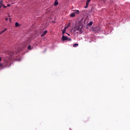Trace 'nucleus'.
<instances>
[{
    "instance_id": "28",
    "label": "nucleus",
    "mask_w": 130,
    "mask_h": 130,
    "mask_svg": "<svg viewBox=\"0 0 130 130\" xmlns=\"http://www.w3.org/2000/svg\"><path fill=\"white\" fill-rule=\"evenodd\" d=\"M2 7H0V9Z\"/></svg>"
},
{
    "instance_id": "4",
    "label": "nucleus",
    "mask_w": 130,
    "mask_h": 130,
    "mask_svg": "<svg viewBox=\"0 0 130 130\" xmlns=\"http://www.w3.org/2000/svg\"><path fill=\"white\" fill-rule=\"evenodd\" d=\"M91 0H87L86 3V6L85 7V9H87L88 7H89V3L90 2H91Z\"/></svg>"
},
{
    "instance_id": "25",
    "label": "nucleus",
    "mask_w": 130,
    "mask_h": 130,
    "mask_svg": "<svg viewBox=\"0 0 130 130\" xmlns=\"http://www.w3.org/2000/svg\"><path fill=\"white\" fill-rule=\"evenodd\" d=\"M55 2H58V0H55Z\"/></svg>"
},
{
    "instance_id": "16",
    "label": "nucleus",
    "mask_w": 130,
    "mask_h": 130,
    "mask_svg": "<svg viewBox=\"0 0 130 130\" xmlns=\"http://www.w3.org/2000/svg\"><path fill=\"white\" fill-rule=\"evenodd\" d=\"M93 25V22L91 21L88 23V26H92Z\"/></svg>"
},
{
    "instance_id": "17",
    "label": "nucleus",
    "mask_w": 130,
    "mask_h": 130,
    "mask_svg": "<svg viewBox=\"0 0 130 130\" xmlns=\"http://www.w3.org/2000/svg\"><path fill=\"white\" fill-rule=\"evenodd\" d=\"M4 4V1L3 0H1L0 1V4Z\"/></svg>"
},
{
    "instance_id": "9",
    "label": "nucleus",
    "mask_w": 130,
    "mask_h": 130,
    "mask_svg": "<svg viewBox=\"0 0 130 130\" xmlns=\"http://www.w3.org/2000/svg\"><path fill=\"white\" fill-rule=\"evenodd\" d=\"M75 16H76V15L73 13L70 15V17H71V18H74V17H75Z\"/></svg>"
},
{
    "instance_id": "13",
    "label": "nucleus",
    "mask_w": 130,
    "mask_h": 130,
    "mask_svg": "<svg viewBox=\"0 0 130 130\" xmlns=\"http://www.w3.org/2000/svg\"><path fill=\"white\" fill-rule=\"evenodd\" d=\"M19 26H20V24H19V23L16 22L15 23V27H19Z\"/></svg>"
},
{
    "instance_id": "5",
    "label": "nucleus",
    "mask_w": 130,
    "mask_h": 130,
    "mask_svg": "<svg viewBox=\"0 0 130 130\" xmlns=\"http://www.w3.org/2000/svg\"><path fill=\"white\" fill-rule=\"evenodd\" d=\"M94 31H95V32H99V31H100V27L99 26H97L94 28Z\"/></svg>"
},
{
    "instance_id": "20",
    "label": "nucleus",
    "mask_w": 130,
    "mask_h": 130,
    "mask_svg": "<svg viewBox=\"0 0 130 130\" xmlns=\"http://www.w3.org/2000/svg\"><path fill=\"white\" fill-rule=\"evenodd\" d=\"M7 7H11V5L8 4Z\"/></svg>"
},
{
    "instance_id": "3",
    "label": "nucleus",
    "mask_w": 130,
    "mask_h": 130,
    "mask_svg": "<svg viewBox=\"0 0 130 130\" xmlns=\"http://www.w3.org/2000/svg\"><path fill=\"white\" fill-rule=\"evenodd\" d=\"M68 38L67 37L64 36V35H63L62 36L61 40L62 41H66L68 40Z\"/></svg>"
},
{
    "instance_id": "12",
    "label": "nucleus",
    "mask_w": 130,
    "mask_h": 130,
    "mask_svg": "<svg viewBox=\"0 0 130 130\" xmlns=\"http://www.w3.org/2000/svg\"><path fill=\"white\" fill-rule=\"evenodd\" d=\"M7 29L6 28L4 30H2L1 31V34H3V33H5V32H6V31H7Z\"/></svg>"
},
{
    "instance_id": "24",
    "label": "nucleus",
    "mask_w": 130,
    "mask_h": 130,
    "mask_svg": "<svg viewBox=\"0 0 130 130\" xmlns=\"http://www.w3.org/2000/svg\"><path fill=\"white\" fill-rule=\"evenodd\" d=\"M1 60H2V58L1 57H0V61H1Z\"/></svg>"
},
{
    "instance_id": "8",
    "label": "nucleus",
    "mask_w": 130,
    "mask_h": 130,
    "mask_svg": "<svg viewBox=\"0 0 130 130\" xmlns=\"http://www.w3.org/2000/svg\"><path fill=\"white\" fill-rule=\"evenodd\" d=\"M66 29H67V27H65L63 30H62V34H63V35H64V33H66Z\"/></svg>"
},
{
    "instance_id": "19",
    "label": "nucleus",
    "mask_w": 130,
    "mask_h": 130,
    "mask_svg": "<svg viewBox=\"0 0 130 130\" xmlns=\"http://www.w3.org/2000/svg\"><path fill=\"white\" fill-rule=\"evenodd\" d=\"M8 20H9V18H5V20H6V21H8Z\"/></svg>"
},
{
    "instance_id": "18",
    "label": "nucleus",
    "mask_w": 130,
    "mask_h": 130,
    "mask_svg": "<svg viewBox=\"0 0 130 130\" xmlns=\"http://www.w3.org/2000/svg\"><path fill=\"white\" fill-rule=\"evenodd\" d=\"M68 40H69V41H72V39L68 38Z\"/></svg>"
},
{
    "instance_id": "15",
    "label": "nucleus",
    "mask_w": 130,
    "mask_h": 130,
    "mask_svg": "<svg viewBox=\"0 0 130 130\" xmlns=\"http://www.w3.org/2000/svg\"><path fill=\"white\" fill-rule=\"evenodd\" d=\"M27 49H28V50H32V48L31 47L30 45H29L27 47Z\"/></svg>"
},
{
    "instance_id": "14",
    "label": "nucleus",
    "mask_w": 130,
    "mask_h": 130,
    "mask_svg": "<svg viewBox=\"0 0 130 130\" xmlns=\"http://www.w3.org/2000/svg\"><path fill=\"white\" fill-rule=\"evenodd\" d=\"M78 46H79V44H74L73 45V47H78Z\"/></svg>"
},
{
    "instance_id": "2",
    "label": "nucleus",
    "mask_w": 130,
    "mask_h": 130,
    "mask_svg": "<svg viewBox=\"0 0 130 130\" xmlns=\"http://www.w3.org/2000/svg\"><path fill=\"white\" fill-rule=\"evenodd\" d=\"M9 55L11 56V58H14V56L16 55V54L13 51H9Z\"/></svg>"
},
{
    "instance_id": "11",
    "label": "nucleus",
    "mask_w": 130,
    "mask_h": 130,
    "mask_svg": "<svg viewBox=\"0 0 130 130\" xmlns=\"http://www.w3.org/2000/svg\"><path fill=\"white\" fill-rule=\"evenodd\" d=\"M75 12L74 13L76 15V14H79V10H74Z\"/></svg>"
},
{
    "instance_id": "1",
    "label": "nucleus",
    "mask_w": 130,
    "mask_h": 130,
    "mask_svg": "<svg viewBox=\"0 0 130 130\" xmlns=\"http://www.w3.org/2000/svg\"><path fill=\"white\" fill-rule=\"evenodd\" d=\"M83 29V25L80 24L78 26H76L74 28V32H76L77 31H80L81 34L83 33V31L82 30Z\"/></svg>"
},
{
    "instance_id": "10",
    "label": "nucleus",
    "mask_w": 130,
    "mask_h": 130,
    "mask_svg": "<svg viewBox=\"0 0 130 130\" xmlns=\"http://www.w3.org/2000/svg\"><path fill=\"white\" fill-rule=\"evenodd\" d=\"M57 5H58V1H55L54 6H56Z\"/></svg>"
},
{
    "instance_id": "6",
    "label": "nucleus",
    "mask_w": 130,
    "mask_h": 130,
    "mask_svg": "<svg viewBox=\"0 0 130 130\" xmlns=\"http://www.w3.org/2000/svg\"><path fill=\"white\" fill-rule=\"evenodd\" d=\"M47 33V30H45L43 34H41V37H43L45 35H46V34Z\"/></svg>"
},
{
    "instance_id": "23",
    "label": "nucleus",
    "mask_w": 130,
    "mask_h": 130,
    "mask_svg": "<svg viewBox=\"0 0 130 130\" xmlns=\"http://www.w3.org/2000/svg\"><path fill=\"white\" fill-rule=\"evenodd\" d=\"M8 17H9V18H11V16H10V15H8Z\"/></svg>"
},
{
    "instance_id": "26",
    "label": "nucleus",
    "mask_w": 130,
    "mask_h": 130,
    "mask_svg": "<svg viewBox=\"0 0 130 130\" xmlns=\"http://www.w3.org/2000/svg\"><path fill=\"white\" fill-rule=\"evenodd\" d=\"M2 34H1V32H0V35H2Z\"/></svg>"
},
{
    "instance_id": "27",
    "label": "nucleus",
    "mask_w": 130,
    "mask_h": 130,
    "mask_svg": "<svg viewBox=\"0 0 130 130\" xmlns=\"http://www.w3.org/2000/svg\"><path fill=\"white\" fill-rule=\"evenodd\" d=\"M68 34V35H69L70 36V34Z\"/></svg>"
},
{
    "instance_id": "21",
    "label": "nucleus",
    "mask_w": 130,
    "mask_h": 130,
    "mask_svg": "<svg viewBox=\"0 0 130 130\" xmlns=\"http://www.w3.org/2000/svg\"><path fill=\"white\" fill-rule=\"evenodd\" d=\"M12 18H9V22H11Z\"/></svg>"
},
{
    "instance_id": "7",
    "label": "nucleus",
    "mask_w": 130,
    "mask_h": 130,
    "mask_svg": "<svg viewBox=\"0 0 130 130\" xmlns=\"http://www.w3.org/2000/svg\"><path fill=\"white\" fill-rule=\"evenodd\" d=\"M0 7L1 8H2V7H3V8H4V9H6V8H7V6H5V5L1 4H0Z\"/></svg>"
},
{
    "instance_id": "22",
    "label": "nucleus",
    "mask_w": 130,
    "mask_h": 130,
    "mask_svg": "<svg viewBox=\"0 0 130 130\" xmlns=\"http://www.w3.org/2000/svg\"><path fill=\"white\" fill-rule=\"evenodd\" d=\"M0 67H3V64L0 63Z\"/></svg>"
}]
</instances>
